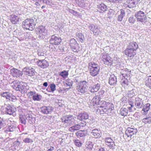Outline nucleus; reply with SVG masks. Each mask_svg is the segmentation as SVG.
Wrapping results in <instances>:
<instances>
[{
	"label": "nucleus",
	"instance_id": "nucleus-53",
	"mask_svg": "<svg viewBox=\"0 0 151 151\" xmlns=\"http://www.w3.org/2000/svg\"><path fill=\"white\" fill-rule=\"evenodd\" d=\"M49 86L50 87L51 92H53L55 90L56 86L54 84H51Z\"/></svg>",
	"mask_w": 151,
	"mask_h": 151
},
{
	"label": "nucleus",
	"instance_id": "nucleus-16",
	"mask_svg": "<svg viewBox=\"0 0 151 151\" xmlns=\"http://www.w3.org/2000/svg\"><path fill=\"white\" fill-rule=\"evenodd\" d=\"M61 41V39L60 38L58 37L53 35L51 36L50 40V43L54 45H58Z\"/></svg>",
	"mask_w": 151,
	"mask_h": 151
},
{
	"label": "nucleus",
	"instance_id": "nucleus-51",
	"mask_svg": "<svg viewBox=\"0 0 151 151\" xmlns=\"http://www.w3.org/2000/svg\"><path fill=\"white\" fill-rule=\"evenodd\" d=\"M86 148L89 150H91L93 147V145L92 143L91 142H87L86 143Z\"/></svg>",
	"mask_w": 151,
	"mask_h": 151
},
{
	"label": "nucleus",
	"instance_id": "nucleus-33",
	"mask_svg": "<svg viewBox=\"0 0 151 151\" xmlns=\"http://www.w3.org/2000/svg\"><path fill=\"white\" fill-rule=\"evenodd\" d=\"M150 104L149 103H147L145 104L143 107L142 111H143V114H146L148 111L150 109Z\"/></svg>",
	"mask_w": 151,
	"mask_h": 151
},
{
	"label": "nucleus",
	"instance_id": "nucleus-56",
	"mask_svg": "<svg viewBox=\"0 0 151 151\" xmlns=\"http://www.w3.org/2000/svg\"><path fill=\"white\" fill-rule=\"evenodd\" d=\"M9 100L12 101H15L16 99V97L15 96H12L11 94L9 96V98H8Z\"/></svg>",
	"mask_w": 151,
	"mask_h": 151
},
{
	"label": "nucleus",
	"instance_id": "nucleus-19",
	"mask_svg": "<svg viewBox=\"0 0 151 151\" xmlns=\"http://www.w3.org/2000/svg\"><path fill=\"white\" fill-rule=\"evenodd\" d=\"M37 65L41 68H45L47 67L49 64L48 62L45 60H38L37 62Z\"/></svg>",
	"mask_w": 151,
	"mask_h": 151
},
{
	"label": "nucleus",
	"instance_id": "nucleus-7",
	"mask_svg": "<svg viewBox=\"0 0 151 151\" xmlns=\"http://www.w3.org/2000/svg\"><path fill=\"white\" fill-rule=\"evenodd\" d=\"M76 117L72 115L67 116L63 118L62 119L63 122L68 125L72 124L75 122Z\"/></svg>",
	"mask_w": 151,
	"mask_h": 151
},
{
	"label": "nucleus",
	"instance_id": "nucleus-39",
	"mask_svg": "<svg viewBox=\"0 0 151 151\" xmlns=\"http://www.w3.org/2000/svg\"><path fill=\"white\" fill-rule=\"evenodd\" d=\"M119 114L123 116H126L128 114V110L126 108H122L120 109Z\"/></svg>",
	"mask_w": 151,
	"mask_h": 151
},
{
	"label": "nucleus",
	"instance_id": "nucleus-44",
	"mask_svg": "<svg viewBox=\"0 0 151 151\" xmlns=\"http://www.w3.org/2000/svg\"><path fill=\"white\" fill-rule=\"evenodd\" d=\"M59 75L62 77L63 78H67L68 75V71L64 70L61 72H60Z\"/></svg>",
	"mask_w": 151,
	"mask_h": 151
},
{
	"label": "nucleus",
	"instance_id": "nucleus-26",
	"mask_svg": "<svg viewBox=\"0 0 151 151\" xmlns=\"http://www.w3.org/2000/svg\"><path fill=\"white\" fill-rule=\"evenodd\" d=\"M143 104V103L141 99L139 98L135 99V105L137 108L139 109L141 108Z\"/></svg>",
	"mask_w": 151,
	"mask_h": 151
},
{
	"label": "nucleus",
	"instance_id": "nucleus-18",
	"mask_svg": "<svg viewBox=\"0 0 151 151\" xmlns=\"http://www.w3.org/2000/svg\"><path fill=\"white\" fill-rule=\"evenodd\" d=\"M5 108V111L9 115H11L15 111V108L11 107L9 105H5L4 106Z\"/></svg>",
	"mask_w": 151,
	"mask_h": 151
},
{
	"label": "nucleus",
	"instance_id": "nucleus-32",
	"mask_svg": "<svg viewBox=\"0 0 151 151\" xmlns=\"http://www.w3.org/2000/svg\"><path fill=\"white\" fill-rule=\"evenodd\" d=\"M99 95H97L93 98L92 99L93 105L94 106L95 104L99 105L100 101L101 99Z\"/></svg>",
	"mask_w": 151,
	"mask_h": 151
},
{
	"label": "nucleus",
	"instance_id": "nucleus-29",
	"mask_svg": "<svg viewBox=\"0 0 151 151\" xmlns=\"http://www.w3.org/2000/svg\"><path fill=\"white\" fill-rule=\"evenodd\" d=\"M126 106L129 112L132 111V108L134 106V103L131 99L128 101Z\"/></svg>",
	"mask_w": 151,
	"mask_h": 151
},
{
	"label": "nucleus",
	"instance_id": "nucleus-24",
	"mask_svg": "<svg viewBox=\"0 0 151 151\" xmlns=\"http://www.w3.org/2000/svg\"><path fill=\"white\" fill-rule=\"evenodd\" d=\"M100 84L98 83L96 85L91 86L89 89L91 92H96L100 88Z\"/></svg>",
	"mask_w": 151,
	"mask_h": 151
},
{
	"label": "nucleus",
	"instance_id": "nucleus-27",
	"mask_svg": "<svg viewBox=\"0 0 151 151\" xmlns=\"http://www.w3.org/2000/svg\"><path fill=\"white\" fill-rule=\"evenodd\" d=\"M130 70H129L128 69H126L124 71H123L121 72V73L124 78L129 79L130 78Z\"/></svg>",
	"mask_w": 151,
	"mask_h": 151
},
{
	"label": "nucleus",
	"instance_id": "nucleus-64",
	"mask_svg": "<svg viewBox=\"0 0 151 151\" xmlns=\"http://www.w3.org/2000/svg\"><path fill=\"white\" fill-rule=\"evenodd\" d=\"M112 12V11H111V12H110V11L108 13V17L109 18H110L111 17H112V16H111V13Z\"/></svg>",
	"mask_w": 151,
	"mask_h": 151
},
{
	"label": "nucleus",
	"instance_id": "nucleus-23",
	"mask_svg": "<svg viewBox=\"0 0 151 151\" xmlns=\"http://www.w3.org/2000/svg\"><path fill=\"white\" fill-rule=\"evenodd\" d=\"M117 82L116 77L114 75H110L109 79V83L111 86H114L116 84Z\"/></svg>",
	"mask_w": 151,
	"mask_h": 151
},
{
	"label": "nucleus",
	"instance_id": "nucleus-6",
	"mask_svg": "<svg viewBox=\"0 0 151 151\" xmlns=\"http://www.w3.org/2000/svg\"><path fill=\"white\" fill-rule=\"evenodd\" d=\"M135 16L137 18V20L141 22L145 23L147 21V18L146 15L144 12L141 11H139L136 13Z\"/></svg>",
	"mask_w": 151,
	"mask_h": 151
},
{
	"label": "nucleus",
	"instance_id": "nucleus-25",
	"mask_svg": "<svg viewBox=\"0 0 151 151\" xmlns=\"http://www.w3.org/2000/svg\"><path fill=\"white\" fill-rule=\"evenodd\" d=\"M118 14L117 20L119 22H121L122 21L123 18L125 15L124 11L122 9H121L120 11L118 12Z\"/></svg>",
	"mask_w": 151,
	"mask_h": 151
},
{
	"label": "nucleus",
	"instance_id": "nucleus-22",
	"mask_svg": "<svg viewBox=\"0 0 151 151\" xmlns=\"http://www.w3.org/2000/svg\"><path fill=\"white\" fill-rule=\"evenodd\" d=\"M32 115L33 114L31 112H29V113L27 114V120L30 124H33L35 122V118Z\"/></svg>",
	"mask_w": 151,
	"mask_h": 151
},
{
	"label": "nucleus",
	"instance_id": "nucleus-17",
	"mask_svg": "<svg viewBox=\"0 0 151 151\" xmlns=\"http://www.w3.org/2000/svg\"><path fill=\"white\" fill-rule=\"evenodd\" d=\"M91 134L93 137L95 138H99L102 135L101 131L99 129H93L91 132Z\"/></svg>",
	"mask_w": 151,
	"mask_h": 151
},
{
	"label": "nucleus",
	"instance_id": "nucleus-54",
	"mask_svg": "<svg viewBox=\"0 0 151 151\" xmlns=\"http://www.w3.org/2000/svg\"><path fill=\"white\" fill-rule=\"evenodd\" d=\"M23 141L26 143H30L33 142V141L31 139L27 137L23 140Z\"/></svg>",
	"mask_w": 151,
	"mask_h": 151
},
{
	"label": "nucleus",
	"instance_id": "nucleus-42",
	"mask_svg": "<svg viewBox=\"0 0 151 151\" xmlns=\"http://www.w3.org/2000/svg\"><path fill=\"white\" fill-rule=\"evenodd\" d=\"M86 134L85 131L80 130L76 133V135L78 137H83L85 136Z\"/></svg>",
	"mask_w": 151,
	"mask_h": 151
},
{
	"label": "nucleus",
	"instance_id": "nucleus-20",
	"mask_svg": "<svg viewBox=\"0 0 151 151\" xmlns=\"http://www.w3.org/2000/svg\"><path fill=\"white\" fill-rule=\"evenodd\" d=\"M41 112L44 114H48L52 111V108L50 106H44L41 108Z\"/></svg>",
	"mask_w": 151,
	"mask_h": 151
},
{
	"label": "nucleus",
	"instance_id": "nucleus-60",
	"mask_svg": "<svg viewBox=\"0 0 151 151\" xmlns=\"http://www.w3.org/2000/svg\"><path fill=\"white\" fill-rule=\"evenodd\" d=\"M75 143L76 145L78 147H80L81 146V143L79 140H75Z\"/></svg>",
	"mask_w": 151,
	"mask_h": 151
},
{
	"label": "nucleus",
	"instance_id": "nucleus-11",
	"mask_svg": "<svg viewBox=\"0 0 151 151\" xmlns=\"http://www.w3.org/2000/svg\"><path fill=\"white\" fill-rule=\"evenodd\" d=\"M106 145L110 148H115V145L114 140L110 137H106L105 139Z\"/></svg>",
	"mask_w": 151,
	"mask_h": 151
},
{
	"label": "nucleus",
	"instance_id": "nucleus-52",
	"mask_svg": "<svg viewBox=\"0 0 151 151\" xmlns=\"http://www.w3.org/2000/svg\"><path fill=\"white\" fill-rule=\"evenodd\" d=\"M1 95L2 96L5 97L6 99H8L10 93L8 92H3L1 93Z\"/></svg>",
	"mask_w": 151,
	"mask_h": 151
},
{
	"label": "nucleus",
	"instance_id": "nucleus-10",
	"mask_svg": "<svg viewBox=\"0 0 151 151\" xmlns=\"http://www.w3.org/2000/svg\"><path fill=\"white\" fill-rule=\"evenodd\" d=\"M22 71L24 73L30 76H32L35 75V70L31 67H26L23 68Z\"/></svg>",
	"mask_w": 151,
	"mask_h": 151
},
{
	"label": "nucleus",
	"instance_id": "nucleus-49",
	"mask_svg": "<svg viewBox=\"0 0 151 151\" xmlns=\"http://www.w3.org/2000/svg\"><path fill=\"white\" fill-rule=\"evenodd\" d=\"M69 12L70 13L78 17H81V15H80V14L79 13H78L76 11H74L72 9H69Z\"/></svg>",
	"mask_w": 151,
	"mask_h": 151
},
{
	"label": "nucleus",
	"instance_id": "nucleus-13",
	"mask_svg": "<svg viewBox=\"0 0 151 151\" xmlns=\"http://www.w3.org/2000/svg\"><path fill=\"white\" fill-rule=\"evenodd\" d=\"M114 108V105L112 103L107 102L106 107H105L104 110L103 109H99L100 110V114H104V113L106 112V110H109L110 111L112 110Z\"/></svg>",
	"mask_w": 151,
	"mask_h": 151
},
{
	"label": "nucleus",
	"instance_id": "nucleus-21",
	"mask_svg": "<svg viewBox=\"0 0 151 151\" xmlns=\"http://www.w3.org/2000/svg\"><path fill=\"white\" fill-rule=\"evenodd\" d=\"M10 19L11 22L14 24H17L19 20H21L19 16L14 14L11 16Z\"/></svg>",
	"mask_w": 151,
	"mask_h": 151
},
{
	"label": "nucleus",
	"instance_id": "nucleus-2",
	"mask_svg": "<svg viewBox=\"0 0 151 151\" xmlns=\"http://www.w3.org/2000/svg\"><path fill=\"white\" fill-rule=\"evenodd\" d=\"M35 25L34 20L32 19H27L22 23V26L24 28L31 31L35 28Z\"/></svg>",
	"mask_w": 151,
	"mask_h": 151
},
{
	"label": "nucleus",
	"instance_id": "nucleus-45",
	"mask_svg": "<svg viewBox=\"0 0 151 151\" xmlns=\"http://www.w3.org/2000/svg\"><path fill=\"white\" fill-rule=\"evenodd\" d=\"M73 83L72 81L70 79H67L64 85L66 87L69 86V87L68 88L69 89L70 88V87L72 86Z\"/></svg>",
	"mask_w": 151,
	"mask_h": 151
},
{
	"label": "nucleus",
	"instance_id": "nucleus-40",
	"mask_svg": "<svg viewBox=\"0 0 151 151\" xmlns=\"http://www.w3.org/2000/svg\"><path fill=\"white\" fill-rule=\"evenodd\" d=\"M80 129V126L78 124L70 127L69 128V130L70 132H73L78 130Z\"/></svg>",
	"mask_w": 151,
	"mask_h": 151
},
{
	"label": "nucleus",
	"instance_id": "nucleus-8",
	"mask_svg": "<svg viewBox=\"0 0 151 151\" xmlns=\"http://www.w3.org/2000/svg\"><path fill=\"white\" fill-rule=\"evenodd\" d=\"M70 45L73 51L76 52L79 50V46L75 39L73 38L70 40Z\"/></svg>",
	"mask_w": 151,
	"mask_h": 151
},
{
	"label": "nucleus",
	"instance_id": "nucleus-36",
	"mask_svg": "<svg viewBox=\"0 0 151 151\" xmlns=\"http://www.w3.org/2000/svg\"><path fill=\"white\" fill-rule=\"evenodd\" d=\"M145 85L151 89V76L146 77L145 81Z\"/></svg>",
	"mask_w": 151,
	"mask_h": 151
},
{
	"label": "nucleus",
	"instance_id": "nucleus-38",
	"mask_svg": "<svg viewBox=\"0 0 151 151\" xmlns=\"http://www.w3.org/2000/svg\"><path fill=\"white\" fill-rule=\"evenodd\" d=\"M128 47L131 48L132 49L136 51V50L138 48V46L136 42H132L130 43Z\"/></svg>",
	"mask_w": 151,
	"mask_h": 151
},
{
	"label": "nucleus",
	"instance_id": "nucleus-3",
	"mask_svg": "<svg viewBox=\"0 0 151 151\" xmlns=\"http://www.w3.org/2000/svg\"><path fill=\"white\" fill-rule=\"evenodd\" d=\"M76 89L79 93H85L87 90V82L84 81L80 82L77 84Z\"/></svg>",
	"mask_w": 151,
	"mask_h": 151
},
{
	"label": "nucleus",
	"instance_id": "nucleus-15",
	"mask_svg": "<svg viewBox=\"0 0 151 151\" xmlns=\"http://www.w3.org/2000/svg\"><path fill=\"white\" fill-rule=\"evenodd\" d=\"M136 129L128 127L126 131L125 134L128 137H131L133 135L136 134L137 132Z\"/></svg>",
	"mask_w": 151,
	"mask_h": 151
},
{
	"label": "nucleus",
	"instance_id": "nucleus-30",
	"mask_svg": "<svg viewBox=\"0 0 151 151\" xmlns=\"http://www.w3.org/2000/svg\"><path fill=\"white\" fill-rule=\"evenodd\" d=\"M29 94L32 96V99L34 101H39L42 98V96L40 95H38L33 92L31 91Z\"/></svg>",
	"mask_w": 151,
	"mask_h": 151
},
{
	"label": "nucleus",
	"instance_id": "nucleus-1",
	"mask_svg": "<svg viewBox=\"0 0 151 151\" xmlns=\"http://www.w3.org/2000/svg\"><path fill=\"white\" fill-rule=\"evenodd\" d=\"M88 69L90 75L95 76L97 75L100 70V67L98 64L94 62H91L88 64Z\"/></svg>",
	"mask_w": 151,
	"mask_h": 151
},
{
	"label": "nucleus",
	"instance_id": "nucleus-41",
	"mask_svg": "<svg viewBox=\"0 0 151 151\" xmlns=\"http://www.w3.org/2000/svg\"><path fill=\"white\" fill-rule=\"evenodd\" d=\"M137 93L136 89H133L132 90L129 91L128 94V96L132 97L136 95Z\"/></svg>",
	"mask_w": 151,
	"mask_h": 151
},
{
	"label": "nucleus",
	"instance_id": "nucleus-14",
	"mask_svg": "<svg viewBox=\"0 0 151 151\" xmlns=\"http://www.w3.org/2000/svg\"><path fill=\"white\" fill-rule=\"evenodd\" d=\"M10 71L12 75L14 77H20L23 74L22 72L16 68L11 69Z\"/></svg>",
	"mask_w": 151,
	"mask_h": 151
},
{
	"label": "nucleus",
	"instance_id": "nucleus-9",
	"mask_svg": "<svg viewBox=\"0 0 151 151\" xmlns=\"http://www.w3.org/2000/svg\"><path fill=\"white\" fill-rule=\"evenodd\" d=\"M89 29L93 32L94 35H98L101 33L100 27L97 25L91 24L89 26Z\"/></svg>",
	"mask_w": 151,
	"mask_h": 151
},
{
	"label": "nucleus",
	"instance_id": "nucleus-48",
	"mask_svg": "<svg viewBox=\"0 0 151 151\" xmlns=\"http://www.w3.org/2000/svg\"><path fill=\"white\" fill-rule=\"evenodd\" d=\"M97 8L99 9L104 11L106 10V6L104 4H101L98 5Z\"/></svg>",
	"mask_w": 151,
	"mask_h": 151
},
{
	"label": "nucleus",
	"instance_id": "nucleus-43",
	"mask_svg": "<svg viewBox=\"0 0 151 151\" xmlns=\"http://www.w3.org/2000/svg\"><path fill=\"white\" fill-rule=\"evenodd\" d=\"M128 79L126 78H124L122 79L121 80V84L124 87H127L128 85L129 81Z\"/></svg>",
	"mask_w": 151,
	"mask_h": 151
},
{
	"label": "nucleus",
	"instance_id": "nucleus-5",
	"mask_svg": "<svg viewBox=\"0 0 151 151\" xmlns=\"http://www.w3.org/2000/svg\"><path fill=\"white\" fill-rule=\"evenodd\" d=\"M100 59L103 61L104 64L106 65H110L112 64V59L107 53H102L100 57Z\"/></svg>",
	"mask_w": 151,
	"mask_h": 151
},
{
	"label": "nucleus",
	"instance_id": "nucleus-50",
	"mask_svg": "<svg viewBox=\"0 0 151 151\" xmlns=\"http://www.w3.org/2000/svg\"><path fill=\"white\" fill-rule=\"evenodd\" d=\"M20 83L19 81H14L12 82V84L13 88L16 90V88H17Z\"/></svg>",
	"mask_w": 151,
	"mask_h": 151
},
{
	"label": "nucleus",
	"instance_id": "nucleus-47",
	"mask_svg": "<svg viewBox=\"0 0 151 151\" xmlns=\"http://www.w3.org/2000/svg\"><path fill=\"white\" fill-rule=\"evenodd\" d=\"M107 102L104 101H101L99 104V107L100 109L104 108V110L105 107H106Z\"/></svg>",
	"mask_w": 151,
	"mask_h": 151
},
{
	"label": "nucleus",
	"instance_id": "nucleus-61",
	"mask_svg": "<svg viewBox=\"0 0 151 151\" xmlns=\"http://www.w3.org/2000/svg\"><path fill=\"white\" fill-rule=\"evenodd\" d=\"M110 2L118 3L120 2L122 0H108Z\"/></svg>",
	"mask_w": 151,
	"mask_h": 151
},
{
	"label": "nucleus",
	"instance_id": "nucleus-63",
	"mask_svg": "<svg viewBox=\"0 0 151 151\" xmlns=\"http://www.w3.org/2000/svg\"><path fill=\"white\" fill-rule=\"evenodd\" d=\"M79 125H80V128L81 127H83L86 126V123L85 122H83V123H80V124H78Z\"/></svg>",
	"mask_w": 151,
	"mask_h": 151
},
{
	"label": "nucleus",
	"instance_id": "nucleus-59",
	"mask_svg": "<svg viewBox=\"0 0 151 151\" xmlns=\"http://www.w3.org/2000/svg\"><path fill=\"white\" fill-rule=\"evenodd\" d=\"M68 88H62L59 90V92L60 93H64L66 92V91H68Z\"/></svg>",
	"mask_w": 151,
	"mask_h": 151
},
{
	"label": "nucleus",
	"instance_id": "nucleus-37",
	"mask_svg": "<svg viewBox=\"0 0 151 151\" xmlns=\"http://www.w3.org/2000/svg\"><path fill=\"white\" fill-rule=\"evenodd\" d=\"M76 36L77 39L81 42H82L85 39L84 35L81 33H77Z\"/></svg>",
	"mask_w": 151,
	"mask_h": 151
},
{
	"label": "nucleus",
	"instance_id": "nucleus-57",
	"mask_svg": "<svg viewBox=\"0 0 151 151\" xmlns=\"http://www.w3.org/2000/svg\"><path fill=\"white\" fill-rule=\"evenodd\" d=\"M16 127H14L13 126H10L7 129V130L9 132H13L16 129Z\"/></svg>",
	"mask_w": 151,
	"mask_h": 151
},
{
	"label": "nucleus",
	"instance_id": "nucleus-28",
	"mask_svg": "<svg viewBox=\"0 0 151 151\" xmlns=\"http://www.w3.org/2000/svg\"><path fill=\"white\" fill-rule=\"evenodd\" d=\"M89 116L88 113L86 112H84L79 114L77 116V119L81 120L83 119H87Z\"/></svg>",
	"mask_w": 151,
	"mask_h": 151
},
{
	"label": "nucleus",
	"instance_id": "nucleus-55",
	"mask_svg": "<svg viewBox=\"0 0 151 151\" xmlns=\"http://www.w3.org/2000/svg\"><path fill=\"white\" fill-rule=\"evenodd\" d=\"M128 21L130 23L133 24L135 22V20L134 19L133 17L131 16L129 18Z\"/></svg>",
	"mask_w": 151,
	"mask_h": 151
},
{
	"label": "nucleus",
	"instance_id": "nucleus-46",
	"mask_svg": "<svg viewBox=\"0 0 151 151\" xmlns=\"http://www.w3.org/2000/svg\"><path fill=\"white\" fill-rule=\"evenodd\" d=\"M142 122L145 124H150L151 122V117H147L142 119Z\"/></svg>",
	"mask_w": 151,
	"mask_h": 151
},
{
	"label": "nucleus",
	"instance_id": "nucleus-31",
	"mask_svg": "<svg viewBox=\"0 0 151 151\" xmlns=\"http://www.w3.org/2000/svg\"><path fill=\"white\" fill-rule=\"evenodd\" d=\"M139 1V0H131L129 1H129H128L127 3H129L128 5V7L131 8L135 7Z\"/></svg>",
	"mask_w": 151,
	"mask_h": 151
},
{
	"label": "nucleus",
	"instance_id": "nucleus-12",
	"mask_svg": "<svg viewBox=\"0 0 151 151\" xmlns=\"http://www.w3.org/2000/svg\"><path fill=\"white\" fill-rule=\"evenodd\" d=\"M124 52L126 55L130 58H132L136 54V50L129 47L124 50Z\"/></svg>",
	"mask_w": 151,
	"mask_h": 151
},
{
	"label": "nucleus",
	"instance_id": "nucleus-4",
	"mask_svg": "<svg viewBox=\"0 0 151 151\" xmlns=\"http://www.w3.org/2000/svg\"><path fill=\"white\" fill-rule=\"evenodd\" d=\"M37 33L38 35V38L39 39H43L45 36L47 35V31L45 27L42 25L39 26L36 28Z\"/></svg>",
	"mask_w": 151,
	"mask_h": 151
},
{
	"label": "nucleus",
	"instance_id": "nucleus-58",
	"mask_svg": "<svg viewBox=\"0 0 151 151\" xmlns=\"http://www.w3.org/2000/svg\"><path fill=\"white\" fill-rule=\"evenodd\" d=\"M5 125V124L4 120L3 119L0 120V129L4 127Z\"/></svg>",
	"mask_w": 151,
	"mask_h": 151
},
{
	"label": "nucleus",
	"instance_id": "nucleus-62",
	"mask_svg": "<svg viewBox=\"0 0 151 151\" xmlns=\"http://www.w3.org/2000/svg\"><path fill=\"white\" fill-rule=\"evenodd\" d=\"M14 145L17 146V147H18V146H19L20 143L18 141H17L14 142Z\"/></svg>",
	"mask_w": 151,
	"mask_h": 151
},
{
	"label": "nucleus",
	"instance_id": "nucleus-35",
	"mask_svg": "<svg viewBox=\"0 0 151 151\" xmlns=\"http://www.w3.org/2000/svg\"><path fill=\"white\" fill-rule=\"evenodd\" d=\"M27 114L24 115H20L19 116V119L21 123L25 124L26 123Z\"/></svg>",
	"mask_w": 151,
	"mask_h": 151
},
{
	"label": "nucleus",
	"instance_id": "nucleus-34",
	"mask_svg": "<svg viewBox=\"0 0 151 151\" xmlns=\"http://www.w3.org/2000/svg\"><path fill=\"white\" fill-rule=\"evenodd\" d=\"M22 84H23V83H20L17 88H16V90L19 91L21 92H24L25 91V86L23 85Z\"/></svg>",
	"mask_w": 151,
	"mask_h": 151
}]
</instances>
